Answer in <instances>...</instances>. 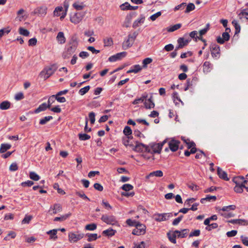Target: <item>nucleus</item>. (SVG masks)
Returning <instances> with one entry per match:
<instances>
[{"mask_svg": "<svg viewBox=\"0 0 248 248\" xmlns=\"http://www.w3.org/2000/svg\"><path fill=\"white\" fill-rule=\"evenodd\" d=\"M78 46V42L76 37H72L70 39L66 48V50L63 53V57L64 59L68 58L73 54Z\"/></svg>", "mask_w": 248, "mask_h": 248, "instance_id": "obj_1", "label": "nucleus"}, {"mask_svg": "<svg viewBox=\"0 0 248 248\" xmlns=\"http://www.w3.org/2000/svg\"><path fill=\"white\" fill-rule=\"evenodd\" d=\"M57 68L58 67L56 64L51 65L50 66L45 68L44 70L40 73V76L44 79H46L53 74Z\"/></svg>", "mask_w": 248, "mask_h": 248, "instance_id": "obj_2", "label": "nucleus"}, {"mask_svg": "<svg viewBox=\"0 0 248 248\" xmlns=\"http://www.w3.org/2000/svg\"><path fill=\"white\" fill-rule=\"evenodd\" d=\"M212 57L217 59L220 56V49L219 46L215 44L212 43L209 46Z\"/></svg>", "mask_w": 248, "mask_h": 248, "instance_id": "obj_3", "label": "nucleus"}, {"mask_svg": "<svg viewBox=\"0 0 248 248\" xmlns=\"http://www.w3.org/2000/svg\"><path fill=\"white\" fill-rule=\"evenodd\" d=\"M172 217V214L171 213L162 214L156 213L154 215V219L155 221L158 222L167 220Z\"/></svg>", "mask_w": 248, "mask_h": 248, "instance_id": "obj_4", "label": "nucleus"}, {"mask_svg": "<svg viewBox=\"0 0 248 248\" xmlns=\"http://www.w3.org/2000/svg\"><path fill=\"white\" fill-rule=\"evenodd\" d=\"M135 227L136 228L133 230L132 232L133 235H140L144 234L145 233L146 226L144 225L139 222Z\"/></svg>", "mask_w": 248, "mask_h": 248, "instance_id": "obj_5", "label": "nucleus"}, {"mask_svg": "<svg viewBox=\"0 0 248 248\" xmlns=\"http://www.w3.org/2000/svg\"><path fill=\"white\" fill-rule=\"evenodd\" d=\"M101 219L104 222L108 225H113L117 223L116 217L113 215L104 214L102 216Z\"/></svg>", "mask_w": 248, "mask_h": 248, "instance_id": "obj_6", "label": "nucleus"}, {"mask_svg": "<svg viewBox=\"0 0 248 248\" xmlns=\"http://www.w3.org/2000/svg\"><path fill=\"white\" fill-rule=\"evenodd\" d=\"M47 8L44 6H41L35 8L31 13V15H37L40 16H44L46 14Z\"/></svg>", "mask_w": 248, "mask_h": 248, "instance_id": "obj_7", "label": "nucleus"}, {"mask_svg": "<svg viewBox=\"0 0 248 248\" xmlns=\"http://www.w3.org/2000/svg\"><path fill=\"white\" fill-rule=\"evenodd\" d=\"M180 143V141L172 139L169 142V147L172 152H175L179 149Z\"/></svg>", "mask_w": 248, "mask_h": 248, "instance_id": "obj_8", "label": "nucleus"}, {"mask_svg": "<svg viewBox=\"0 0 248 248\" xmlns=\"http://www.w3.org/2000/svg\"><path fill=\"white\" fill-rule=\"evenodd\" d=\"M84 235L83 233L77 234L74 232H70L68 235L69 240L70 242L75 243L82 239Z\"/></svg>", "mask_w": 248, "mask_h": 248, "instance_id": "obj_9", "label": "nucleus"}, {"mask_svg": "<svg viewBox=\"0 0 248 248\" xmlns=\"http://www.w3.org/2000/svg\"><path fill=\"white\" fill-rule=\"evenodd\" d=\"M230 36L228 31L224 32L222 34V37L220 36L217 37V41L218 44H223L225 42L229 40Z\"/></svg>", "mask_w": 248, "mask_h": 248, "instance_id": "obj_10", "label": "nucleus"}, {"mask_svg": "<svg viewBox=\"0 0 248 248\" xmlns=\"http://www.w3.org/2000/svg\"><path fill=\"white\" fill-rule=\"evenodd\" d=\"M127 53L126 52H122L117 53L115 55L110 56L108 58V61L111 62H116L121 60L122 58L126 56Z\"/></svg>", "mask_w": 248, "mask_h": 248, "instance_id": "obj_11", "label": "nucleus"}, {"mask_svg": "<svg viewBox=\"0 0 248 248\" xmlns=\"http://www.w3.org/2000/svg\"><path fill=\"white\" fill-rule=\"evenodd\" d=\"M167 140H164L161 143L154 144L151 146L153 152L155 153L160 154L163 145L166 142Z\"/></svg>", "mask_w": 248, "mask_h": 248, "instance_id": "obj_12", "label": "nucleus"}, {"mask_svg": "<svg viewBox=\"0 0 248 248\" xmlns=\"http://www.w3.org/2000/svg\"><path fill=\"white\" fill-rule=\"evenodd\" d=\"M120 9L123 11L135 10L138 8V6H131L128 2H125L120 6Z\"/></svg>", "mask_w": 248, "mask_h": 248, "instance_id": "obj_13", "label": "nucleus"}, {"mask_svg": "<svg viewBox=\"0 0 248 248\" xmlns=\"http://www.w3.org/2000/svg\"><path fill=\"white\" fill-rule=\"evenodd\" d=\"M144 107L146 109H151L154 108L155 105L153 101V97L152 95L146 99L144 102Z\"/></svg>", "mask_w": 248, "mask_h": 248, "instance_id": "obj_14", "label": "nucleus"}, {"mask_svg": "<svg viewBox=\"0 0 248 248\" xmlns=\"http://www.w3.org/2000/svg\"><path fill=\"white\" fill-rule=\"evenodd\" d=\"M82 19V17L80 13H75L73 16L70 17L71 22L76 24L79 23Z\"/></svg>", "mask_w": 248, "mask_h": 248, "instance_id": "obj_15", "label": "nucleus"}, {"mask_svg": "<svg viewBox=\"0 0 248 248\" xmlns=\"http://www.w3.org/2000/svg\"><path fill=\"white\" fill-rule=\"evenodd\" d=\"M177 233H180V231L178 230H176L174 231L172 233H171L170 232L167 233V236L169 239V240L173 244H176V237Z\"/></svg>", "mask_w": 248, "mask_h": 248, "instance_id": "obj_16", "label": "nucleus"}, {"mask_svg": "<svg viewBox=\"0 0 248 248\" xmlns=\"http://www.w3.org/2000/svg\"><path fill=\"white\" fill-rule=\"evenodd\" d=\"M217 173L220 178L225 181H228L229 180L227 173L219 167H218L217 169Z\"/></svg>", "mask_w": 248, "mask_h": 248, "instance_id": "obj_17", "label": "nucleus"}, {"mask_svg": "<svg viewBox=\"0 0 248 248\" xmlns=\"http://www.w3.org/2000/svg\"><path fill=\"white\" fill-rule=\"evenodd\" d=\"M148 97V93H143L140 98L135 99L133 102V105H137L140 103L144 102Z\"/></svg>", "mask_w": 248, "mask_h": 248, "instance_id": "obj_18", "label": "nucleus"}, {"mask_svg": "<svg viewBox=\"0 0 248 248\" xmlns=\"http://www.w3.org/2000/svg\"><path fill=\"white\" fill-rule=\"evenodd\" d=\"M163 171L161 170H158L156 171H154L153 172H150L148 175L146 176V178L147 179H149L150 177H161L163 176Z\"/></svg>", "mask_w": 248, "mask_h": 248, "instance_id": "obj_19", "label": "nucleus"}, {"mask_svg": "<svg viewBox=\"0 0 248 248\" xmlns=\"http://www.w3.org/2000/svg\"><path fill=\"white\" fill-rule=\"evenodd\" d=\"M142 67L139 64H136L132 66L129 70L127 71V73L129 74L131 73H138L142 70Z\"/></svg>", "mask_w": 248, "mask_h": 248, "instance_id": "obj_20", "label": "nucleus"}, {"mask_svg": "<svg viewBox=\"0 0 248 248\" xmlns=\"http://www.w3.org/2000/svg\"><path fill=\"white\" fill-rule=\"evenodd\" d=\"M58 42L60 44H63L65 43L66 38L63 32H59L56 37Z\"/></svg>", "mask_w": 248, "mask_h": 248, "instance_id": "obj_21", "label": "nucleus"}, {"mask_svg": "<svg viewBox=\"0 0 248 248\" xmlns=\"http://www.w3.org/2000/svg\"><path fill=\"white\" fill-rule=\"evenodd\" d=\"M229 222L232 224H238L243 225H248V221L245 219H232L228 221Z\"/></svg>", "mask_w": 248, "mask_h": 248, "instance_id": "obj_22", "label": "nucleus"}, {"mask_svg": "<svg viewBox=\"0 0 248 248\" xmlns=\"http://www.w3.org/2000/svg\"><path fill=\"white\" fill-rule=\"evenodd\" d=\"M246 9H243L239 13L237 12L238 16L240 20L245 18L247 21H248V12H246Z\"/></svg>", "mask_w": 248, "mask_h": 248, "instance_id": "obj_23", "label": "nucleus"}, {"mask_svg": "<svg viewBox=\"0 0 248 248\" xmlns=\"http://www.w3.org/2000/svg\"><path fill=\"white\" fill-rule=\"evenodd\" d=\"M212 68V64L208 61H206L203 64V71L204 73H208L210 72Z\"/></svg>", "mask_w": 248, "mask_h": 248, "instance_id": "obj_24", "label": "nucleus"}, {"mask_svg": "<svg viewBox=\"0 0 248 248\" xmlns=\"http://www.w3.org/2000/svg\"><path fill=\"white\" fill-rule=\"evenodd\" d=\"M145 17L143 15H140V18L135 21L133 23V28H136L139 26L140 24L143 23L145 20Z\"/></svg>", "mask_w": 248, "mask_h": 248, "instance_id": "obj_25", "label": "nucleus"}, {"mask_svg": "<svg viewBox=\"0 0 248 248\" xmlns=\"http://www.w3.org/2000/svg\"><path fill=\"white\" fill-rule=\"evenodd\" d=\"M144 146H145V144L140 143L138 141H136V146L133 150L137 152H142L143 151V149H144Z\"/></svg>", "mask_w": 248, "mask_h": 248, "instance_id": "obj_26", "label": "nucleus"}, {"mask_svg": "<svg viewBox=\"0 0 248 248\" xmlns=\"http://www.w3.org/2000/svg\"><path fill=\"white\" fill-rule=\"evenodd\" d=\"M47 108H49V106L47 105V104L46 103H43L41 104L38 108H37L35 110L34 112L35 113H38L41 111H43L46 110Z\"/></svg>", "mask_w": 248, "mask_h": 248, "instance_id": "obj_27", "label": "nucleus"}, {"mask_svg": "<svg viewBox=\"0 0 248 248\" xmlns=\"http://www.w3.org/2000/svg\"><path fill=\"white\" fill-rule=\"evenodd\" d=\"M134 42L132 41V40L128 37V38L123 43V48L125 50L127 49L132 46Z\"/></svg>", "mask_w": 248, "mask_h": 248, "instance_id": "obj_28", "label": "nucleus"}, {"mask_svg": "<svg viewBox=\"0 0 248 248\" xmlns=\"http://www.w3.org/2000/svg\"><path fill=\"white\" fill-rule=\"evenodd\" d=\"M115 232V230L109 228L108 229L103 231L102 232V234L106 236L111 237L113 236Z\"/></svg>", "mask_w": 248, "mask_h": 248, "instance_id": "obj_29", "label": "nucleus"}, {"mask_svg": "<svg viewBox=\"0 0 248 248\" xmlns=\"http://www.w3.org/2000/svg\"><path fill=\"white\" fill-rule=\"evenodd\" d=\"M58 230L53 229L46 232V233L50 235V239L56 240L57 238V232Z\"/></svg>", "mask_w": 248, "mask_h": 248, "instance_id": "obj_30", "label": "nucleus"}, {"mask_svg": "<svg viewBox=\"0 0 248 248\" xmlns=\"http://www.w3.org/2000/svg\"><path fill=\"white\" fill-rule=\"evenodd\" d=\"M236 208L235 205H230L226 206H224L222 208L218 209V212H228L230 210H234Z\"/></svg>", "mask_w": 248, "mask_h": 248, "instance_id": "obj_31", "label": "nucleus"}, {"mask_svg": "<svg viewBox=\"0 0 248 248\" xmlns=\"http://www.w3.org/2000/svg\"><path fill=\"white\" fill-rule=\"evenodd\" d=\"M52 209L53 212L52 214H56L58 212H60L62 210V206L58 203L54 204L53 206V207H51Z\"/></svg>", "mask_w": 248, "mask_h": 248, "instance_id": "obj_32", "label": "nucleus"}, {"mask_svg": "<svg viewBox=\"0 0 248 248\" xmlns=\"http://www.w3.org/2000/svg\"><path fill=\"white\" fill-rule=\"evenodd\" d=\"M11 147V145L7 143H2L0 145V153H5L7 150L10 149Z\"/></svg>", "mask_w": 248, "mask_h": 248, "instance_id": "obj_33", "label": "nucleus"}, {"mask_svg": "<svg viewBox=\"0 0 248 248\" xmlns=\"http://www.w3.org/2000/svg\"><path fill=\"white\" fill-rule=\"evenodd\" d=\"M232 23L235 28V35L238 34L240 32L241 30L240 25L238 23L236 20H232Z\"/></svg>", "mask_w": 248, "mask_h": 248, "instance_id": "obj_34", "label": "nucleus"}, {"mask_svg": "<svg viewBox=\"0 0 248 248\" xmlns=\"http://www.w3.org/2000/svg\"><path fill=\"white\" fill-rule=\"evenodd\" d=\"M10 103L8 101H4L0 104V108L2 110H6L10 108Z\"/></svg>", "mask_w": 248, "mask_h": 248, "instance_id": "obj_35", "label": "nucleus"}, {"mask_svg": "<svg viewBox=\"0 0 248 248\" xmlns=\"http://www.w3.org/2000/svg\"><path fill=\"white\" fill-rule=\"evenodd\" d=\"M88 236L87 241L88 242H91L94 241L97 239V234L96 233H88L86 234Z\"/></svg>", "mask_w": 248, "mask_h": 248, "instance_id": "obj_36", "label": "nucleus"}, {"mask_svg": "<svg viewBox=\"0 0 248 248\" xmlns=\"http://www.w3.org/2000/svg\"><path fill=\"white\" fill-rule=\"evenodd\" d=\"M217 199V197L215 196H210V195H207L206 197L204 198H202L201 200V202L202 203H204L205 201H210L211 200L212 201H216Z\"/></svg>", "mask_w": 248, "mask_h": 248, "instance_id": "obj_37", "label": "nucleus"}, {"mask_svg": "<svg viewBox=\"0 0 248 248\" xmlns=\"http://www.w3.org/2000/svg\"><path fill=\"white\" fill-rule=\"evenodd\" d=\"M71 215V213L65 214L61 217H56L54 219L55 221H62L65 220Z\"/></svg>", "mask_w": 248, "mask_h": 248, "instance_id": "obj_38", "label": "nucleus"}, {"mask_svg": "<svg viewBox=\"0 0 248 248\" xmlns=\"http://www.w3.org/2000/svg\"><path fill=\"white\" fill-rule=\"evenodd\" d=\"M189 41L188 40H185L183 37H180L177 40L178 44H179L180 45H181V46L182 47H184L185 46H186Z\"/></svg>", "mask_w": 248, "mask_h": 248, "instance_id": "obj_39", "label": "nucleus"}, {"mask_svg": "<svg viewBox=\"0 0 248 248\" xmlns=\"http://www.w3.org/2000/svg\"><path fill=\"white\" fill-rule=\"evenodd\" d=\"M53 119L52 116H46L44 118L40 120L39 124L41 125H44L46 124L47 122Z\"/></svg>", "mask_w": 248, "mask_h": 248, "instance_id": "obj_40", "label": "nucleus"}, {"mask_svg": "<svg viewBox=\"0 0 248 248\" xmlns=\"http://www.w3.org/2000/svg\"><path fill=\"white\" fill-rule=\"evenodd\" d=\"M194 83V79L190 80V78H188L186 80V87L185 88L184 90L185 91L188 90L189 88L192 87L193 84Z\"/></svg>", "mask_w": 248, "mask_h": 248, "instance_id": "obj_41", "label": "nucleus"}, {"mask_svg": "<svg viewBox=\"0 0 248 248\" xmlns=\"http://www.w3.org/2000/svg\"><path fill=\"white\" fill-rule=\"evenodd\" d=\"M152 61H153L152 59H151L150 58H146L144 59L142 61L143 65H142V67L143 68H146L147 66V65L148 64L151 63L152 62Z\"/></svg>", "mask_w": 248, "mask_h": 248, "instance_id": "obj_42", "label": "nucleus"}, {"mask_svg": "<svg viewBox=\"0 0 248 248\" xmlns=\"http://www.w3.org/2000/svg\"><path fill=\"white\" fill-rule=\"evenodd\" d=\"M103 42L105 46H111L113 44L112 39L110 37L105 38Z\"/></svg>", "mask_w": 248, "mask_h": 248, "instance_id": "obj_43", "label": "nucleus"}, {"mask_svg": "<svg viewBox=\"0 0 248 248\" xmlns=\"http://www.w3.org/2000/svg\"><path fill=\"white\" fill-rule=\"evenodd\" d=\"M78 138L80 140H89L91 138L90 136L85 133H79Z\"/></svg>", "mask_w": 248, "mask_h": 248, "instance_id": "obj_44", "label": "nucleus"}, {"mask_svg": "<svg viewBox=\"0 0 248 248\" xmlns=\"http://www.w3.org/2000/svg\"><path fill=\"white\" fill-rule=\"evenodd\" d=\"M244 186L243 185H235V186L234 187V190L235 192L238 193H241L243 191V188H244Z\"/></svg>", "mask_w": 248, "mask_h": 248, "instance_id": "obj_45", "label": "nucleus"}, {"mask_svg": "<svg viewBox=\"0 0 248 248\" xmlns=\"http://www.w3.org/2000/svg\"><path fill=\"white\" fill-rule=\"evenodd\" d=\"M188 232L189 230L187 229H183L181 232L180 231V233H177V236L178 237L184 238Z\"/></svg>", "mask_w": 248, "mask_h": 248, "instance_id": "obj_46", "label": "nucleus"}, {"mask_svg": "<svg viewBox=\"0 0 248 248\" xmlns=\"http://www.w3.org/2000/svg\"><path fill=\"white\" fill-rule=\"evenodd\" d=\"M181 26H182V24L180 23H178V24L174 25L172 26L171 27H170L168 29V31L173 32V31L180 29L181 27Z\"/></svg>", "mask_w": 248, "mask_h": 248, "instance_id": "obj_47", "label": "nucleus"}, {"mask_svg": "<svg viewBox=\"0 0 248 248\" xmlns=\"http://www.w3.org/2000/svg\"><path fill=\"white\" fill-rule=\"evenodd\" d=\"M76 194L77 196H78L79 197L87 200L88 201H90V200L88 197L84 194V192L83 191H76Z\"/></svg>", "mask_w": 248, "mask_h": 248, "instance_id": "obj_48", "label": "nucleus"}, {"mask_svg": "<svg viewBox=\"0 0 248 248\" xmlns=\"http://www.w3.org/2000/svg\"><path fill=\"white\" fill-rule=\"evenodd\" d=\"M90 89V86L89 85L87 86L84 88L80 89L78 93L81 95H83L89 91Z\"/></svg>", "mask_w": 248, "mask_h": 248, "instance_id": "obj_49", "label": "nucleus"}, {"mask_svg": "<svg viewBox=\"0 0 248 248\" xmlns=\"http://www.w3.org/2000/svg\"><path fill=\"white\" fill-rule=\"evenodd\" d=\"M123 133L125 136H128L132 134V131L129 126H126L124 129Z\"/></svg>", "mask_w": 248, "mask_h": 248, "instance_id": "obj_50", "label": "nucleus"}, {"mask_svg": "<svg viewBox=\"0 0 248 248\" xmlns=\"http://www.w3.org/2000/svg\"><path fill=\"white\" fill-rule=\"evenodd\" d=\"M30 178L34 181H38L40 179V176L34 172H31L30 173Z\"/></svg>", "mask_w": 248, "mask_h": 248, "instance_id": "obj_51", "label": "nucleus"}, {"mask_svg": "<svg viewBox=\"0 0 248 248\" xmlns=\"http://www.w3.org/2000/svg\"><path fill=\"white\" fill-rule=\"evenodd\" d=\"M195 7L193 3H189L186 6V10L185 11L186 13H188L191 12V11L194 10Z\"/></svg>", "mask_w": 248, "mask_h": 248, "instance_id": "obj_52", "label": "nucleus"}, {"mask_svg": "<svg viewBox=\"0 0 248 248\" xmlns=\"http://www.w3.org/2000/svg\"><path fill=\"white\" fill-rule=\"evenodd\" d=\"M97 228V226L95 223L89 224L85 226V229L89 231H93Z\"/></svg>", "mask_w": 248, "mask_h": 248, "instance_id": "obj_53", "label": "nucleus"}, {"mask_svg": "<svg viewBox=\"0 0 248 248\" xmlns=\"http://www.w3.org/2000/svg\"><path fill=\"white\" fill-rule=\"evenodd\" d=\"M133 188V186L129 184H124L122 186V189L125 191H129Z\"/></svg>", "mask_w": 248, "mask_h": 248, "instance_id": "obj_54", "label": "nucleus"}, {"mask_svg": "<svg viewBox=\"0 0 248 248\" xmlns=\"http://www.w3.org/2000/svg\"><path fill=\"white\" fill-rule=\"evenodd\" d=\"M209 27H210L209 23L207 24L205 28H204V29H203L199 31L200 35L202 36V35L205 34L209 30Z\"/></svg>", "mask_w": 248, "mask_h": 248, "instance_id": "obj_55", "label": "nucleus"}, {"mask_svg": "<svg viewBox=\"0 0 248 248\" xmlns=\"http://www.w3.org/2000/svg\"><path fill=\"white\" fill-rule=\"evenodd\" d=\"M19 32L20 34L25 36H28L30 34V32L27 30L23 28H20L19 29Z\"/></svg>", "mask_w": 248, "mask_h": 248, "instance_id": "obj_56", "label": "nucleus"}, {"mask_svg": "<svg viewBox=\"0 0 248 248\" xmlns=\"http://www.w3.org/2000/svg\"><path fill=\"white\" fill-rule=\"evenodd\" d=\"M56 100L55 98V95H52L51 96L49 97V98L48 99L47 104V105L49 106V108H50V106L51 105L55 102Z\"/></svg>", "mask_w": 248, "mask_h": 248, "instance_id": "obj_57", "label": "nucleus"}, {"mask_svg": "<svg viewBox=\"0 0 248 248\" xmlns=\"http://www.w3.org/2000/svg\"><path fill=\"white\" fill-rule=\"evenodd\" d=\"M139 33L137 31H134L132 34H129L128 35V37H129L132 41H135L137 36L138 35Z\"/></svg>", "mask_w": 248, "mask_h": 248, "instance_id": "obj_58", "label": "nucleus"}, {"mask_svg": "<svg viewBox=\"0 0 248 248\" xmlns=\"http://www.w3.org/2000/svg\"><path fill=\"white\" fill-rule=\"evenodd\" d=\"M126 223L130 226H136V225L139 222L129 218L126 220Z\"/></svg>", "mask_w": 248, "mask_h": 248, "instance_id": "obj_59", "label": "nucleus"}, {"mask_svg": "<svg viewBox=\"0 0 248 248\" xmlns=\"http://www.w3.org/2000/svg\"><path fill=\"white\" fill-rule=\"evenodd\" d=\"M63 8L62 6L57 7L54 11V15L56 16H59L60 15V12L62 11Z\"/></svg>", "mask_w": 248, "mask_h": 248, "instance_id": "obj_60", "label": "nucleus"}, {"mask_svg": "<svg viewBox=\"0 0 248 248\" xmlns=\"http://www.w3.org/2000/svg\"><path fill=\"white\" fill-rule=\"evenodd\" d=\"M219 213L220 214L221 216L225 218H229L231 217H233L234 216V214L232 213H222L220 211L219 212Z\"/></svg>", "mask_w": 248, "mask_h": 248, "instance_id": "obj_61", "label": "nucleus"}, {"mask_svg": "<svg viewBox=\"0 0 248 248\" xmlns=\"http://www.w3.org/2000/svg\"><path fill=\"white\" fill-rule=\"evenodd\" d=\"M24 98V94L22 93L19 92L17 93L15 96V99L16 101H19L23 99Z\"/></svg>", "mask_w": 248, "mask_h": 248, "instance_id": "obj_62", "label": "nucleus"}, {"mask_svg": "<svg viewBox=\"0 0 248 248\" xmlns=\"http://www.w3.org/2000/svg\"><path fill=\"white\" fill-rule=\"evenodd\" d=\"M183 217V216L181 215V216H179V217H178L177 218L174 219L173 220V221H172V225L173 226L177 225L180 223V222L182 220Z\"/></svg>", "mask_w": 248, "mask_h": 248, "instance_id": "obj_63", "label": "nucleus"}, {"mask_svg": "<svg viewBox=\"0 0 248 248\" xmlns=\"http://www.w3.org/2000/svg\"><path fill=\"white\" fill-rule=\"evenodd\" d=\"M161 15V12H158L152 15L150 17V19L152 21H155V20L158 17H159Z\"/></svg>", "mask_w": 248, "mask_h": 248, "instance_id": "obj_64", "label": "nucleus"}]
</instances>
